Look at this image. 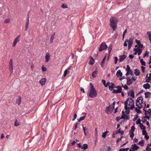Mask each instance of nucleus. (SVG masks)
<instances>
[{"instance_id": "52", "label": "nucleus", "mask_w": 151, "mask_h": 151, "mask_svg": "<svg viewBox=\"0 0 151 151\" xmlns=\"http://www.w3.org/2000/svg\"><path fill=\"white\" fill-rule=\"evenodd\" d=\"M142 49H140V48H139V50H138V51L137 52H138V55H140V54H141L142 52Z\"/></svg>"}, {"instance_id": "3", "label": "nucleus", "mask_w": 151, "mask_h": 151, "mask_svg": "<svg viewBox=\"0 0 151 151\" xmlns=\"http://www.w3.org/2000/svg\"><path fill=\"white\" fill-rule=\"evenodd\" d=\"M90 89L89 93L88 96L91 98H94L97 96V92L94 88V86L92 83H90Z\"/></svg>"}, {"instance_id": "5", "label": "nucleus", "mask_w": 151, "mask_h": 151, "mask_svg": "<svg viewBox=\"0 0 151 151\" xmlns=\"http://www.w3.org/2000/svg\"><path fill=\"white\" fill-rule=\"evenodd\" d=\"M107 47V45L104 42H102L99 48V50L100 52L106 49Z\"/></svg>"}, {"instance_id": "17", "label": "nucleus", "mask_w": 151, "mask_h": 151, "mask_svg": "<svg viewBox=\"0 0 151 151\" xmlns=\"http://www.w3.org/2000/svg\"><path fill=\"white\" fill-rule=\"evenodd\" d=\"M46 79L45 78H42L39 81L42 85H44L46 83Z\"/></svg>"}, {"instance_id": "55", "label": "nucleus", "mask_w": 151, "mask_h": 151, "mask_svg": "<svg viewBox=\"0 0 151 151\" xmlns=\"http://www.w3.org/2000/svg\"><path fill=\"white\" fill-rule=\"evenodd\" d=\"M142 135H145L147 134V131H146L145 130H143L142 131Z\"/></svg>"}, {"instance_id": "48", "label": "nucleus", "mask_w": 151, "mask_h": 151, "mask_svg": "<svg viewBox=\"0 0 151 151\" xmlns=\"http://www.w3.org/2000/svg\"><path fill=\"white\" fill-rule=\"evenodd\" d=\"M127 72L129 73L130 74H131V76H133V71H132V70L131 69L130 70H127Z\"/></svg>"}, {"instance_id": "50", "label": "nucleus", "mask_w": 151, "mask_h": 151, "mask_svg": "<svg viewBox=\"0 0 151 151\" xmlns=\"http://www.w3.org/2000/svg\"><path fill=\"white\" fill-rule=\"evenodd\" d=\"M151 79V77L150 76H149L147 78V79L146 80V82H149Z\"/></svg>"}, {"instance_id": "23", "label": "nucleus", "mask_w": 151, "mask_h": 151, "mask_svg": "<svg viewBox=\"0 0 151 151\" xmlns=\"http://www.w3.org/2000/svg\"><path fill=\"white\" fill-rule=\"evenodd\" d=\"M110 85L109 86V88L110 91H113V88L115 87L114 84L112 83H110Z\"/></svg>"}, {"instance_id": "14", "label": "nucleus", "mask_w": 151, "mask_h": 151, "mask_svg": "<svg viewBox=\"0 0 151 151\" xmlns=\"http://www.w3.org/2000/svg\"><path fill=\"white\" fill-rule=\"evenodd\" d=\"M127 56L123 54L120 56L119 59V62H122L126 58Z\"/></svg>"}, {"instance_id": "21", "label": "nucleus", "mask_w": 151, "mask_h": 151, "mask_svg": "<svg viewBox=\"0 0 151 151\" xmlns=\"http://www.w3.org/2000/svg\"><path fill=\"white\" fill-rule=\"evenodd\" d=\"M70 69V67H69L68 68L65 70L64 72V75L62 77V78H64L67 74L68 71Z\"/></svg>"}, {"instance_id": "42", "label": "nucleus", "mask_w": 151, "mask_h": 151, "mask_svg": "<svg viewBox=\"0 0 151 151\" xmlns=\"http://www.w3.org/2000/svg\"><path fill=\"white\" fill-rule=\"evenodd\" d=\"M140 63L142 65L145 66L146 65V63L145 62L143 61V59H140Z\"/></svg>"}, {"instance_id": "33", "label": "nucleus", "mask_w": 151, "mask_h": 151, "mask_svg": "<svg viewBox=\"0 0 151 151\" xmlns=\"http://www.w3.org/2000/svg\"><path fill=\"white\" fill-rule=\"evenodd\" d=\"M134 73L136 76H139L140 74V72L139 70L137 69H136L134 70Z\"/></svg>"}, {"instance_id": "47", "label": "nucleus", "mask_w": 151, "mask_h": 151, "mask_svg": "<svg viewBox=\"0 0 151 151\" xmlns=\"http://www.w3.org/2000/svg\"><path fill=\"white\" fill-rule=\"evenodd\" d=\"M144 141L143 140H142L140 141H139V144L141 146H144Z\"/></svg>"}, {"instance_id": "60", "label": "nucleus", "mask_w": 151, "mask_h": 151, "mask_svg": "<svg viewBox=\"0 0 151 151\" xmlns=\"http://www.w3.org/2000/svg\"><path fill=\"white\" fill-rule=\"evenodd\" d=\"M123 137L122 136L121 138H118L117 140H116V142L117 143H118V142H119V141H121V139H122V138Z\"/></svg>"}, {"instance_id": "56", "label": "nucleus", "mask_w": 151, "mask_h": 151, "mask_svg": "<svg viewBox=\"0 0 151 151\" xmlns=\"http://www.w3.org/2000/svg\"><path fill=\"white\" fill-rule=\"evenodd\" d=\"M138 116L137 115H136L134 116V118L133 119V121L134 122L138 118Z\"/></svg>"}, {"instance_id": "25", "label": "nucleus", "mask_w": 151, "mask_h": 151, "mask_svg": "<svg viewBox=\"0 0 151 151\" xmlns=\"http://www.w3.org/2000/svg\"><path fill=\"white\" fill-rule=\"evenodd\" d=\"M55 35V33H54L53 34H52L50 37V43H52L53 42V40L54 38V37Z\"/></svg>"}, {"instance_id": "36", "label": "nucleus", "mask_w": 151, "mask_h": 151, "mask_svg": "<svg viewBox=\"0 0 151 151\" xmlns=\"http://www.w3.org/2000/svg\"><path fill=\"white\" fill-rule=\"evenodd\" d=\"M112 45H110L108 48V52L109 54H110V52H111V51L112 49Z\"/></svg>"}, {"instance_id": "59", "label": "nucleus", "mask_w": 151, "mask_h": 151, "mask_svg": "<svg viewBox=\"0 0 151 151\" xmlns=\"http://www.w3.org/2000/svg\"><path fill=\"white\" fill-rule=\"evenodd\" d=\"M141 69L143 73H145V67L143 66H142L141 67Z\"/></svg>"}, {"instance_id": "8", "label": "nucleus", "mask_w": 151, "mask_h": 151, "mask_svg": "<svg viewBox=\"0 0 151 151\" xmlns=\"http://www.w3.org/2000/svg\"><path fill=\"white\" fill-rule=\"evenodd\" d=\"M114 106H109L106 108V111L107 114H109L114 109Z\"/></svg>"}, {"instance_id": "24", "label": "nucleus", "mask_w": 151, "mask_h": 151, "mask_svg": "<svg viewBox=\"0 0 151 151\" xmlns=\"http://www.w3.org/2000/svg\"><path fill=\"white\" fill-rule=\"evenodd\" d=\"M21 98L20 96H19L18 99H17L16 100V102L17 104L18 105H20L21 103Z\"/></svg>"}, {"instance_id": "7", "label": "nucleus", "mask_w": 151, "mask_h": 151, "mask_svg": "<svg viewBox=\"0 0 151 151\" xmlns=\"http://www.w3.org/2000/svg\"><path fill=\"white\" fill-rule=\"evenodd\" d=\"M150 116L147 115H145V116L142 118V123H145L146 122V123H149V122L150 121Z\"/></svg>"}, {"instance_id": "45", "label": "nucleus", "mask_w": 151, "mask_h": 151, "mask_svg": "<svg viewBox=\"0 0 151 151\" xmlns=\"http://www.w3.org/2000/svg\"><path fill=\"white\" fill-rule=\"evenodd\" d=\"M61 7L65 9L68 8V6L65 4H63L61 6Z\"/></svg>"}, {"instance_id": "26", "label": "nucleus", "mask_w": 151, "mask_h": 151, "mask_svg": "<svg viewBox=\"0 0 151 151\" xmlns=\"http://www.w3.org/2000/svg\"><path fill=\"white\" fill-rule=\"evenodd\" d=\"M145 98L146 99L148 98L151 95V93L149 92H146L145 93Z\"/></svg>"}, {"instance_id": "32", "label": "nucleus", "mask_w": 151, "mask_h": 151, "mask_svg": "<svg viewBox=\"0 0 151 151\" xmlns=\"http://www.w3.org/2000/svg\"><path fill=\"white\" fill-rule=\"evenodd\" d=\"M129 134L130 137L133 140V138L134 136L133 132H132L131 131H129Z\"/></svg>"}, {"instance_id": "27", "label": "nucleus", "mask_w": 151, "mask_h": 151, "mask_svg": "<svg viewBox=\"0 0 151 151\" xmlns=\"http://www.w3.org/2000/svg\"><path fill=\"white\" fill-rule=\"evenodd\" d=\"M120 133L121 134V135H122L124 133V132L123 131H121L120 130V129H119L118 130H117L115 131V133L116 134H118V133Z\"/></svg>"}, {"instance_id": "58", "label": "nucleus", "mask_w": 151, "mask_h": 151, "mask_svg": "<svg viewBox=\"0 0 151 151\" xmlns=\"http://www.w3.org/2000/svg\"><path fill=\"white\" fill-rule=\"evenodd\" d=\"M42 68L43 71H45L46 70V68L43 65L42 66Z\"/></svg>"}, {"instance_id": "62", "label": "nucleus", "mask_w": 151, "mask_h": 151, "mask_svg": "<svg viewBox=\"0 0 151 151\" xmlns=\"http://www.w3.org/2000/svg\"><path fill=\"white\" fill-rule=\"evenodd\" d=\"M135 42L137 43L138 45H139V44H140V43H141L140 42H139V40H135Z\"/></svg>"}, {"instance_id": "10", "label": "nucleus", "mask_w": 151, "mask_h": 151, "mask_svg": "<svg viewBox=\"0 0 151 151\" xmlns=\"http://www.w3.org/2000/svg\"><path fill=\"white\" fill-rule=\"evenodd\" d=\"M122 115H124L125 116H124V120H123V122H126L127 120L129 119V117L128 116L126 115L125 114L124 111H122Z\"/></svg>"}, {"instance_id": "31", "label": "nucleus", "mask_w": 151, "mask_h": 151, "mask_svg": "<svg viewBox=\"0 0 151 151\" xmlns=\"http://www.w3.org/2000/svg\"><path fill=\"white\" fill-rule=\"evenodd\" d=\"M97 71L95 70L94 71L92 74V76L93 78H95L96 77L97 74Z\"/></svg>"}, {"instance_id": "63", "label": "nucleus", "mask_w": 151, "mask_h": 151, "mask_svg": "<svg viewBox=\"0 0 151 151\" xmlns=\"http://www.w3.org/2000/svg\"><path fill=\"white\" fill-rule=\"evenodd\" d=\"M138 47H139V48H142L144 47V46L142 44L140 43V44H139V45H138Z\"/></svg>"}, {"instance_id": "1", "label": "nucleus", "mask_w": 151, "mask_h": 151, "mask_svg": "<svg viewBox=\"0 0 151 151\" xmlns=\"http://www.w3.org/2000/svg\"><path fill=\"white\" fill-rule=\"evenodd\" d=\"M124 108L126 110V112L128 114L129 111V108L127 107V106H131L134 104V100L130 97L128 98L127 99L126 101L124 102Z\"/></svg>"}, {"instance_id": "18", "label": "nucleus", "mask_w": 151, "mask_h": 151, "mask_svg": "<svg viewBox=\"0 0 151 151\" xmlns=\"http://www.w3.org/2000/svg\"><path fill=\"white\" fill-rule=\"evenodd\" d=\"M143 87L144 88L146 89L150 88V86L149 83H147L144 84L143 86Z\"/></svg>"}, {"instance_id": "22", "label": "nucleus", "mask_w": 151, "mask_h": 151, "mask_svg": "<svg viewBox=\"0 0 151 151\" xmlns=\"http://www.w3.org/2000/svg\"><path fill=\"white\" fill-rule=\"evenodd\" d=\"M90 60L89 63V64L91 65H93L94 63V59L92 57H91V56H90Z\"/></svg>"}, {"instance_id": "64", "label": "nucleus", "mask_w": 151, "mask_h": 151, "mask_svg": "<svg viewBox=\"0 0 151 151\" xmlns=\"http://www.w3.org/2000/svg\"><path fill=\"white\" fill-rule=\"evenodd\" d=\"M146 150L147 151H151V148L150 147L149 148L148 147H147L146 149Z\"/></svg>"}, {"instance_id": "30", "label": "nucleus", "mask_w": 151, "mask_h": 151, "mask_svg": "<svg viewBox=\"0 0 151 151\" xmlns=\"http://www.w3.org/2000/svg\"><path fill=\"white\" fill-rule=\"evenodd\" d=\"M129 40L128 42V45L132 46L133 43V39L130 38L129 40Z\"/></svg>"}, {"instance_id": "29", "label": "nucleus", "mask_w": 151, "mask_h": 151, "mask_svg": "<svg viewBox=\"0 0 151 151\" xmlns=\"http://www.w3.org/2000/svg\"><path fill=\"white\" fill-rule=\"evenodd\" d=\"M86 116L85 115L84 116H83L80 117L77 120H78V122H80L81 121L84 119L85 118H86Z\"/></svg>"}, {"instance_id": "46", "label": "nucleus", "mask_w": 151, "mask_h": 151, "mask_svg": "<svg viewBox=\"0 0 151 151\" xmlns=\"http://www.w3.org/2000/svg\"><path fill=\"white\" fill-rule=\"evenodd\" d=\"M135 111L137 113L139 114L141 113V111L139 109H138L137 107L135 108Z\"/></svg>"}, {"instance_id": "35", "label": "nucleus", "mask_w": 151, "mask_h": 151, "mask_svg": "<svg viewBox=\"0 0 151 151\" xmlns=\"http://www.w3.org/2000/svg\"><path fill=\"white\" fill-rule=\"evenodd\" d=\"M83 147H82L81 149L85 150L88 147V145L87 144H84L83 145Z\"/></svg>"}, {"instance_id": "6", "label": "nucleus", "mask_w": 151, "mask_h": 151, "mask_svg": "<svg viewBox=\"0 0 151 151\" xmlns=\"http://www.w3.org/2000/svg\"><path fill=\"white\" fill-rule=\"evenodd\" d=\"M9 69L10 70L11 75L13 72V61L12 59H10L9 62Z\"/></svg>"}, {"instance_id": "4", "label": "nucleus", "mask_w": 151, "mask_h": 151, "mask_svg": "<svg viewBox=\"0 0 151 151\" xmlns=\"http://www.w3.org/2000/svg\"><path fill=\"white\" fill-rule=\"evenodd\" d=\"M143 103V98L142 96L138 98L136 100V106H137L139 109L142 108V104Z\"/></svg>"}, {"instance_id": "11", "label": "nucleus", "mask_w": 151, "mask_h": 151, "mask_svg": "<svg viewBox=\"0 0 151 151\" xmlns=\"http://www.w3.org/2000/svg\"><path fill=\"white\" fill-rule=\"evenodd\" d=\"M145 111V115L146 116L147 115L148 116H150V115H151V109H149L147 111L146 110Z\"/></svg>"}, {"instance_id": "12", "label": "nucleus", "mask_w": 151, "mask_h": 151, "mask_svg": "<svg viewBox=\"0 0 151 151\" xmlns=\"http://www.w3.org/2000/svg\"><path fill=\"white\" fill-rule=\"evenodd\" d=\"M122 88H119L117 90L114 89L112 93H120L122 92Z\"/></svg>"}, {"instance_id": "61", "label": "nucleus", "mask_w": 151, "mask_h": 151, "mask_svg": "<svg viewBox=\"0 0 151 151\" xmlns=\"http://www.w3.org/2000/svg\"><path fill=\"white\" fill-rule=\"evenodd\" d=\"M139 47H137V48H135L133 50L134 51L137 52L138 51V50H139Z\"/></svg>"}, {"instance_id": "15", "label": "nucleus", "mask_w": 151, "mask_h": 151, "mask_svg": "<svg viewBox=\"0 0 151 151\" xmlns=\"http://www.w3.org/2000/svg\"><path fill=\"white\" fill-rule=\"evenodd\" d=\"M116 75L118 77H121L122 75V73L120 70H118L116 73Z\"/></svg>"}, {"instance_id": "43", "label": "nucleus", "mask_w": 151, "mask_h": 151, "mask_svg": "<svg viewBox=\"0 0 151 151\" xmlns=\"http://www.w3.org/2000/svg\"><path fill=\"white\" fill-rule=\"evenodd\" d=\"M107 132H107V131H106V132L103 133V134L102 135V137L103 138H105L106 137V135Z\"/></svg>"}, {"instance_id": "13", "label": "nucleus", "mask_w": 151, "mask_h": 151, "mask_svg": "<svg viewBox=\"0 0 151 151\" xmlns=\"http://www.w3.org/2000/svg\"><path fill=\"white\" fill-rule=\"evenodd\" d=\"M50 55L48 52H47L46 54V55L45 56V58L46 59V62H48L50 60Z\"/></svg>"}, {"instance_id": "9", "label": "nucleus", "mask_w": 151, "mask_h": 151, "mask_svg": "<svg viewBox=\"0 0 151 151\" xmlns=\"http://www.w3.org/2000/svg\"><path fill=\"white\" fill-rule=\"evenodd\" d=\"M20 35H19L14 39L12 47H14L15 46L17 43L19 42Z\"/></svg>"}, {"instance_id": "41", "label": "nucleus", "mask_w": 151, "mask_h": 151, "mask_svg": "<svg viewBox=\"0 0 151 151\" xmlns=\"http://www.w3.org/2000/svg\"><path fill=\"white\" fill-rule=\"evenodd\" d=\"M10 19L9 18H7L5 20L4 23L6 24L9 23L10 22Z\"/></svg>"}, {"instance_id": "40", "label": "nucleus", "mask_w": 151, "mask_h": 151, "mask_svg": "<svg viewBox=\"0 0 151 151\" xmlns=\"http://www.w3.org/2000/svg\"><path fill=\"white\" fill-rule=\"evenodd\" d=\"M134 124H135V123H134ZM135 127L134 126V125H133L131 127V129H130L129 131H131L132 132H134V131L135 130Z\"/></svg>"}, {"instance_id": "16", "label": "nucleus", "mask_w": 151, "mask_h": 151, "mask_svg": "<svg viewBox=\"0 0 151 151\" xmlns=\"http://www.w3.org/2000/svg\"><path fill=\"white\" fill-rule=\"evenodd\" d=\"M131 148L134 150H137L139 149V147L136 144H133L132 145Z\"/></svg>"}, {"instance_id": "54", "label": "nucleus", "mask_w": 151, "mask_h": 151, "mask_svg": "<svg viewBox=\"0 0 151 151\" xmlns=\"http://www.w3.org/2000/svg\"><path fill=\"white\" fill-rule=\"evenodd\" d=\"M29 23L26 22L25 27V30L26 31L27 30V29L28 28V26H29Z\"/></svg>"}, {"instance_id": "53", "label": "nucleus", "mask_w": 151, "mask_h": 151, "mask_svg": "<svg viewBox=\"0 0 151 151\" xmlns=\"http://www.w3.org/2000/svg\"><path fill=\"white\" fill-rule=\"evenodd\" d=\"M127 32V29H126L124 31L123 33V37H122V39L123 40L124 38V36H125V33Z\"/></svg>"}, {"instance_id": "51", "label": "nucleus", "mask_w": 151, "mask_h": 151, "mask_svg": "<svg viewBox=\"0 0 151 151\" xmlns=\"http://www.w3.org/2000/svg\"><path fill=\"white\" fill-rule=\"evenodd\" d=\"M122 87L124 88L125 89L127 90L128 89V87L126 85H124L123 84H122Z\"/></svg>"}, {"instance_id": "39", "label": "nucleus", "mask_w": 151, "mask_h": 151, "mask_svg": "<svg viewBox=\"0 0 151 151\" xmlns=\"http://www.w3.org/2000/svg\"><path fill=\"white\" fill-rule=\"evenodd\" d=\"M133 82L131 79H129L128 81H127V83L128 85H129L132 83Z\"/></svg>"}, {"instance_id": "37", "label": "nucleus", "mask_w": 151, "mask_h": 151, "mask_svg": "<svg viewBox=\"0 0 151 151\" xmlns=\"http://www.w3.org/2000/svg\"><path fill=\"white\" fill-rule=\"evenodd\" d=\"M149 52H148L147 51H145V53H144V54H143V58H145L146 56H148V55H149Z\"/></svg>"}, {"instance_id": "44", "label": "nucleus", "mask_w": 151, "mask_h": 151, "mask_svg": "<svg viewBox=\"0 0 151 151\" xmlns=\"http://www.w3.org/2000/svg\"><path fill=\"white\" fill-rule=\"evenodd\" d=\"M129 149V148H121L120 149L119 151H127Z\"/></svg>"}, {"instance_id": "38", "label": "nucleus", "mask_w": 151, "mask_h": 151, "mask_svg": "<svg viewBox=\"0 0 151 151\" xmlns=\"http://www.w3.org/2000/svg\"><path fill=\"white\" fill-rule=\"evenodd\" d=\"M106 57H105L104 58H103V61L101 62V65L103 67L104 65V62L106 60Z\"/></svg>"}, {"instance_id": "49", "label": "nucleus", "mask_w": 151, "mask_h": 151, "mask_svg": "<svg viewBox=\"0 0 151 151\" xmlns=\"http://www.w3.org/2000/svg\"><path fill=\"white\" fill-rule=\"evenodd\" d=\"M128 40L127 39H126L125 41H124V47H126L127 46V42H128Z\"/></svg>"}, {"instance_id": "34", "label": "nucleus", "mask_w": 151, "mask_h": 151, "mask_svg": "<svg viewBox=\"0 0 151 151\" xmlns=\"http://www.w3.org/2000/svg\"><path fill=\"white\" fill-rule=\"evenodd\" d=\"M147 34L148 35L149 39L150 40V42L151 43V31L147 32Z\"/></svg>"}, {"instance_id": "20", "label": "nucleus", "mask_w": 151, "mask_h": 151, "mask_svg": "<svg viewBox=\"0 0 151 151\" xmlns=\"http://www.w3.org/2000/svg\"><path fill=\"white\" fill-rule=\"evenodd\" d=\"M128 95L132 97L133 98H134V92L133 90L131 91L130 92L128 93Z\"/></svg>"}, {"instance_id": "57", "label": "nucleus", "mask_w": 151, "mask_h": 151, "mask_svg": "<svg viewBox=\"0 0 151 151\" xmlns=\"http://www.w3.org/2000/svg\"><path fill=\"white\" fill-rule=\"evenodd\" d=\"M114 60H115V62H114V63L115 64H116L117 62V61H118V58H117V57H114Z\"/></svg>"}, {"instance_id": "2", "label": "nucleus", "mask_w": 151, "mask_h": 151, "mask_svg": "<svg viewBox=\"0 0 151 151\" xmlns=\"http://www.w3.org/2000/svg\"><path fill=\"white\" fill-rule=\"evenodd\" d=\"M118 22L117 19L115 17H112L110 19V25L114 31L115 30L117 27V23Z\"/></svg>"}, {"instance_id": "28", "label": "nucleus", "mask_w": 151, "mask_h": 151, "mask_svg": "<svg viewBox=\"0 0 151 151\" xmlns=\"http://www.w3.org/2000/svg\"><path fill=\"white\" fill-rule=\"evenodd\" d=\"M137 124H139V126L140 128L142 130H144L145 129V127L143 125V123H136Z\"/></svg>"}, {"instance_id": "19", "label": "nucleus", "mask_w": 151, "mask_h": 151, "mask_svg": "<svg viewBox=\"0 0 151 151\" xmlns=\"http://www.w3.org/2000/svg\"><path fill=\"white\" fill-rule=\"evenodd\" d=\"M124 116H125L124 115H122L121 117H119V116L117 117L116 118V121L117 122H119V120H120V119H122V122L123 121V120H124ZM121 123H122V122H121Z\"/></svg>"}]
</instances>
